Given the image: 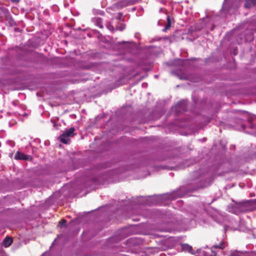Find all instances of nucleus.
Instances as JSON below:
<instances>
[{"label":"nucleus","instance_id":"6e6552de","mask_svg":"<svg viewBox=\"0 0 256 256\" xmlns=\"http://www.w3.org/2000/svg\"><path fill=\"white\" fill-rule=\"evenodd\" d=\"M74 130L75 128L73 127H72L68 129H66L65 131L63 132L62 134L69 137H72L76 134L74 133Z\"/></svg>","mask_w":256,"mask_h":256},{"label":"nucleus","instance_id":"393cba45","mask_svg":"<svg viewBox=\"0 0 256 256\" xmlns=\"http://www.w3.org/2000/svg\"><path fill=\"white\" fill-rule=\"evenodd\" d=\"M237 54V53L236 52H234V54Z\"/></svg>","mask_w":256,"mask_h":256},{"label":"nucleus","instance_id":"f03ea898","mask_svg":"<svg viewBox=\"0 0 256 256\" xmlns=\"http://www.w3.org/2000/svg\"><path fill=\"white\" fill-rule=\"evenodd\" d=\"M227 244L223 239L220 241L219 244H214L209 250L210 252H206L209 256H222V250H224ZM256 252L248 254L246 252L239 251L237 250H232L228 251L226 254H222L224 256H256Z\"/></svg>","mask_w":256,"mask_h":256},{"label":"nucleus","instance_id":"f8f14e48","mask_svg":"<svg viewBox=\"0 0 256 256\" xmlns=\"http://www.w3.org/2000/svg\"><path fill=\"white\" fill-rule=\"evenodd\" d=\"M238 230L242 232H246L247 230L246 227L244 226V221H240V224L238 228Z\"/></svg>","mask_w":256,"mask_h":256},{"label":"nucleus","instance_id":"b1692460","mask_svg":"<svg viewBox=\"0 0 256 256\" xmlns=\"http://www.w3.org/2000/svg\"><path fill=\"white\" fill-rule=\"evenodd\" d=\"M56 126V123L54 124V127Z\"/></svg>","mask_w":256,"mask_h":256},{"label":"nucleus","instance_id":"4be33fe9","mask_svg":"<svg viewBox=\"0 0 256 256\" xmlns=\"http://www.w3.org/2000/svg\"><path fill=\"white\" fill-rule=\"evenodd\" d=\"M248 121L250 122H251V120H250V118H249V119L248 120Z\"/></svg>","mask_w":256,"mask_h":256},{"label":"nucleus","instance_id":"a878e982","mask_svg":"<svg viewBox=\"0 0 256 256\" xmlns=\"http://www.w3.org/2000/svg\"><path fill=\"white\" fill-rule=\"evenodd\" d=\"M237 54V53L236 52H234V54Z\"/></svg>","mask_w":256,"mask_h":256},{"label":"nucleus","instance_id":"7ed1b4c3","mask_svg":"<svg viewBox=\"0 0 256 256\" xmlns=\"http://www.w3.org/2000/svg\"><path fill=\"white\" fill-rule=\"evenodd\" d=\"M228 210V212L237 215L248 210L244 204H235L229 206Z\"/></svg>","mask_w":256,"mask_h":256},{"label":"nucleus","instance_id":"dca6fc26","mask_svg":"<svg viewBox=\"0 0 256 256\" xmlns=\"http://www.w3.org/2000/svg\"><path fill=\"white\" fill-rule=\"evenodd\" d=\"M66 223V220H64L60 222V224H61L62 226H65Z\"/></svg>","mask_w":256,"mask_h":256},{"label":"nucleus","instance_id":"423d86ee","mask_svg":"<svg viewBox=\"0 0 256 256\" xmlns=\"http://www.w3.org/2000/svg\"><path fill=\"white\" fill-rule=\"evenodd\" d=\"M136 0H120L117 3L119 8H123L134 4Z\"/></svg>","mask_w":256,"mask_h":256},{"label":"nucleus","instance_id":"f3484780","mask_svg":"<svg viewBox=\"0 0 256 256\" xmlns=\"http://www.w3.org/2000/svg\"><path fill=\"white\" fill-rule=\"evenodd\" d=\"M176 76L180 79H188V78H186V77L182 78V77L180 76L179 74H176Z\"/></svg>","mask_w":256,"mask_h":256},{"label":"nucleus","instance_id":"412c9836","mask_svg":"<svg viewBox=\"0 0 256 256\" xmlns=\"http://www.w3.org/2000/svg\"><path fill=\"white\" fill-rule=\"evenodd\" d=\"M250 127L251 128H253L254 126H253V125H252V124H251V125L250 126Z\"/></svg>","mask_w":256,"mask_h":256},{"label":"nucleus","instance_id":"9b49d317","mask_svg":"<svg viewBox=\"0 0 256 256\" xmlns=\"http://www.w3.org/2000/svg\"><path fill=\"white\" fill-rule=\"evenodd\" d=\"M182 250L184 251L192 253V247L186 244H182Z\"/></svg>","mask_w":256,"mask_h":256},{"label":"nucleus","instance_id":"20e7f679","mask_svg":"<svg viewBox=\"0 0 256 256\" xmlns=\"http://www.w3.org/2000/svg\"><path fill=\"white\" fill-rule=\"evenodd\" d=\"M187 101L182 100L178 102L175 106V111L176 114L186 110Z\"/></svg>","mask_w":256,"mask_h":256},{"label":"nucleus","instance_id":"ddd939ff","mask_svg":"<svg viewBox=\"0 0 256 256\" xmlns=\"http://www.w3.org/2000/svg\"><path fill=\"white\" fill-rule=\"evenodd\" d=\"M126 28V26L124 24H121L120 26L117 27L116 28V30H119L120 31L123 30Z\"/></svg>","mask_w":256,"mask_h":256},{"label":"nucleus","instance_id":"cd10ccee","mask_svg":"<svg viewBox=\"0 0 256 256\" xmlns=\"http://www.w3.org/2000/svg\"><path fill=\"white\" fill-rule=\"evenodd\" d=\"M194 180H197V178H195Z\"/></svg>","mask_w":256,"mask_h":256},{"label":"nucleus","instance_id":"9d476101","mask_svg":"<svg viewBox=\"0 0 256 256\" xmlns=\"http://www.w3.org/2000/svg\"><path fill=\"white\" fill-rule=\"evenodd\" d=\"M12 242V239L10 237H6L3 240V245L5 248L10 246Z\"/></svg>","mask_w":256,"mask_h":256},{"label":"nucleus","instance_id":"aec40b11","mask_svg":"<svg viewBox=\"0 0 256 256\" xmlns=\"http://www.w3.org/2000/svg\"><path fill=\"white\" fill-rule=\"evenodd\" d=\"M157 202H152V204H156Z\"/></svg>","mask_w":256,"mask_h":256},{"label":"nucleus","instance_id":"a211bd4d","mask_svg":"<svg viewBox=\"0 0 256 256\" xmlns=\"http://www.w3.org/2000/svg\"><path fill=\"white\" fill-rule=\"evenodd\" d=\"M242 129H243L244 130H245V129H246V126H244V125H242Z\"/></svg>","mask_w":256,"mask_h":256},{"label":"nucleus","instance_id":"5701e85b","mask_svg":"<svg viewBox=\"0 0 256 256\" xmlns=\"http://www.w3.org/2000/svg\"><path fill=\"white\" fill-rule=\"evenodd\" d=\"M154 77H155V78H157L158 77V75H155V76H154Z\"/></svg>","mask_w":256,"mask_h":256},{"label":"nucleus","instance_id":"1a4fd4ad","mask_svg":"<svg viewBox=\"0 0 256 256\" xmlns=\"http://www.w3.org/2000/svg\"><path fill=\"white\" fill-rule=\"evenodd\" d=\"M60 142L64 144H68L70 142V137L62 134L60 136Z\"/></svg>","mask_w":256,"mask_h":256},{"label":"nucleus","instance_id":"2eb2a0df","mask_svg":"<svg viewBox=\"0 0 256 256\" xmlns=\"http://www.w3.org/2000/svg\"><path fill=\"white\" fill-rule=\"evenodd\" d=\"M200 172V171H196L194 172V176H199Z\"/></svg>","mask_w":256,"mask_h":256},{"label":"nucleus","instance_id":"6ab92c4d","mask_svg":"<svg viewBox=\"0 0 256 256\" xmlns=\"http://www.w3.org/2000/svg\"><path fill=\"white\" fill-rule=\"evenodd\" d=\"M126 43L127 44V43H128V42H125V41H123V42H120V44H126Z\"/></svg>","mask_w":256,"mask_h":256},{"label":"nucleus","instance_id":"4468645a","mask_svg":"<svg viewBox=\"0 0 256 256\" xmlns=\"http://www.w3.org/2000/svg\"><path fill=\"white\" fill-rule=\"evenodd\" d=\"M107 28L110 30L113 31L114 30V27L112 25H111V24L107 25Z\"/></svg>","mask_w":256,"mask_h":256},{"label":"nucleus","instance_id":"bb28decb","mask_svg":"<svg viewBox=\"0 0 256 256\" xmlns=\"http://www.w3.org/2000/svg\"><path fill=\"white\" fill-rule=\"evenodd\" d=\"M104 14V12H102V13H100L101 14Z\"/></svg>","mask_w":256,"mask_h":256},{"label":"nucleus","instance_id":"0eeeda50","mask_svg":"<svg viewBox=\"0 0 256 256\" xmlns=\"http://www.w3.org/2000/svg\"><path fill=\"white\" fill-rule=\"evenodd\" d=\"M92 20L96 26L101 28H103L102 20L101 18L95 17L92 18Z\"/></svg>","mask_w":256,"mask_h":256},{"label":"nucleus","instance_id":"39448f33","mask_svg":"<svg viewBox=\"0 0 256 256\" xmlns=\"http://www.w3.org/2000/svg\"><path fill=\"white\" fill-rule=\"evenodd\" d=\"M14 158L16 160H24L28 161L32 160V157L31 156L26 155L20 151H18L16 153Z\"/></svg>","mask_w":256,"mask_h":256},{"label":"nucleus","instance_id":"f257e3e1","mask_svg":"<svg viewBox=\"0 0 256 256\" xmlns=\"http://www.w3.org/2000/svg\"><path fill=\"white\" fill-rule=\"evenodd\" d=\"M242 0H224L220 12L222 17L227 18L235 12ZM256 6V0H244V8H250Z\"/></svg>","mask_w":256,"mask_h":256}]
</instances>
